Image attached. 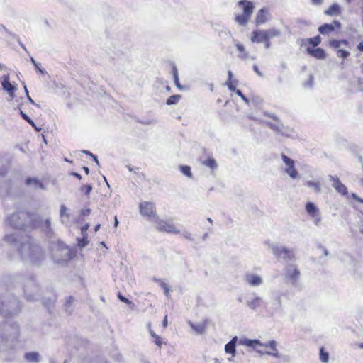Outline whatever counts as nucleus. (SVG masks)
<instances>
[{"label":"nucleus","instance_id":"nucleus-5","mask_svg":"<svg viewBox=\"0 0 363 363\" xmlns=\"http://www.w3.org/2000/svg\"><path fill=\"white\" fill-rule=\"evenodd\" d=\"M238 6L242 10V13L235 16V21L240 26H247L253 13L255 6L251 1L241 0L238 3Z\"/></svg>","mask_w":363,"mask_h":363},{"label":"nucleus","instance_id":"nucleus-41","mask_svg":"<svg viewBox=\"0 0 363 363\" xmlns=\"http://www.w3.org/2000/svg\"><path fill=\"white\" fill-rule=\"evenodd\" d=\"M74 301V298L72 296H69L66 300V302L65 303V307L66 311H67L69 313H71V311L69 310V308L72 306Z\"/></svg>","mask_w":363,"mask_h":363},{"label":"nucleus","instance_id":"nucleus-2","mask_svg":"<svg viewBox=\"0 0 363 363\" xmlns=\"http://www.w3.org/2000/svg\"><path fill=\"white\" fill-rule=\"evenodd\" d=\"M18 252L23 259L34 264H39L44 259V255L41 248L34 243L30 237H26L25 241L21 243Z\"/></svg>","mask_w":363,"mask_h":363},{"label":"nucleus","instance_id":"nucleus-35","mask_svg":"<svg viewBox=\"0 0 363 363\" xmlns=\"http://www.w3.org/2000/svg\"><path fill=\"white\" fill-rule=\"evenodd\" d=\"M306 185L308 187L313 188L315 193L319 194L321 192L322 189L320 187V184L318 182L308 181L306 183Z\"/></svg>","mask_w":363,"mask_h":363},{"label":"nucleus","instance_id":"nucleus-11","mask_svg":"<svg viewBox=\"0 0 363 363\" xmlns=\"http://www.w3.org/2000/svg\"><path fill=\"white\" fill-rule=\"evenodd\" d=\"M21 238L18 233H8L4 236L3 240L9 245L18 247V250L21 243L25 241V238L23 241H21Z\"/></svg>","mask_w":363,"mask_h":363},{"label":"nucleus","instance_id":"nucleus-17","mask_svg":"<svg viewBox=\"0 0 363 363\" xmlns=\"http://www.w3.org/2000/svg\"><path fill=\"white\" fill-rule=\"evenodd\" d=\"M269 17V13L266 9H262L258 11L256 18L255 23L257 25L263 24L266 23Z\"/></svg>","mask_w":363,"mask_h":363},{"label":"nucleus","instance_id":"nucleus-39","mask_svg":"<svg viewBox=\"0 0 363 363\" xmlns=\"http://www.w3.org/2000/svg\"><path fill=\"white\" fill-rule=\"evenodd\" d=\"M172 72H173V77H174V81L175 85L177 86V88L182 89V86L179 82V74H178L177 69L175 66L173 67Z\"/></svg>","mask_w":363,"mask_h":363},{"label":"nucleus","instance_id":"nucleus-4","mask_svg":"<svg viewBox=\"0 0 363 363\" xmlns=\"http://www.w3.org/2000/svg\"><path fill=\"white\" fill-rule=\"evenodd\" d=\"M20 311V305L13 295L0 296V315L6 317Z\"/></svg>","mask_w":363,"mask_h":363},{"label":"nucleus","instance_id":"nucleus-61","mask_svg":"<svg viewBox=\"0 0 363 363\" xmlns=\"http://www.w3.org/2000/svg\"><path fill=\"white\" fill-rule=\"evenodd\" d=\"M168 325V320H167V315H166L164 318V320L162 321V326L164 328H167Z\"/></svg>","mask_w":363,"mask_h":363},{"label":"nucleus","instance_id":"nucleus-3","mask_svg":"<svg viewBox=\"0 0 363 363\" xmlns=\"http://www.w3.org/2000/svg\"><path fill=\"white\" fill-rule=\"evenodd\" d=\"M6 225L16 230H26L37 226L33 216L26 211H16L5 218Z\"/></svg>","mask_w":363,"mask_h":363},{"label":"nucleus","instance_id":"nucleus-46","mask_svg":"<svg viewBox=\"0 0 363 363\" xmlns=\"http://www.w3.org/2000/svg\"><path fill=\"white\" fill-rule=\"evenodd\" d=\"M154 281H157V282L160 283V286L164 290L165 294L167 296H168L169 289L168 288L167 284L166 283H164V281H162V280L157 279L155 278L154 279Z\"/></svg>","mask_w":363,"mask_h":363},{"label":"nucleus","instance_id":"nucleus-21","mask_svg":"<svg viewBox=\"0 0 363 363\" xmlns=\"http://www.w3.org/2000/svg\"><path fill=\"white\" fill-rule=\"evenodd\" d=\"M238 341L237 336L233 337V339L225 345V351L226 353L231 354L232 357H235V346Z\"/></svg>","mask_w":363,"mask_h":363},{"label":"nucleus","instance_id":"nucleus-29","mask_svg":"<svg viewBox=\"0 0 363 363\" xmlns=\"http://www.w3.org/2000/svg\"><path fill=\"white\" fill-rule=\"evenodd\" d=\"M25 359L28 362H38L40 361V354L38 352H28L25 354Z\"/></svg>","mask_w":363,"mask_h":363},{"label":"nucleus","instance_id":"nucleus-19","mask_svg":"<svg viewBox=\"0 0 363 363\" xmlns=\"http://www.w3.org/2000/svg\"><path fill=\"white\" fill-rule=\"evenodd\" d=\"M307 52L309 55H312L313 57L318 60H323L326 57L325 51L320 48H318L315 49L308 48Z\"/></svg>","mask_w":363,"mask_h":363},{"label":"nucleus","instance_id":"nucleus-6","mask_svg":"<svg viewBox=\"0 0 363 363\" xmlns=\"http://www.w3.org/2000/svg\"><path fill=\"white\" fill-rule=\"evenodd\" d=\"M269 248L277 259L289 262L292 261L295 257L294 250L292 248H288L278 243L269 244Z\"/></svg>","mask_w":363,"mask_h":363},{"label":"nucleus","instance_id":"nucleus-26","mask_svg":"<svg viewBox=\"0 0 363 363\" xmlns=\"http://www.w3.org/2000/svg\"><path fill=\"white\" fill-rule=\"evenodd\" d=\"M240 344L247 347H255L256 346H262V343L258 340H250V339H241L240 340Z\"/></svg>","mask_w":363,"mask_h":363},{"label":"nucleus","instance_id":"nucleus-59","mask_svg":"<svg viewBox=\"0 0 363 363\" xmlns=\"http://www.w3.org/2000/svg\"><path fill=\"white\" fill-rule=\"evenodd\" d=\"M313 5H321L323 3V0H311Z\"/></svg>","mask_w":363,"mask_h":363},{"label":"nucleus","instance_id":"nucleus-8","mask_svg":"<svg viewBox=\"0 0 363 363\" xmlns=\"http://www.w3.org/2000/svg\"><path fill=\"white\" fill-rule=\"evenodd\" d=\"M156 229L160 232L168 233H180L179 228L172 220H164L156 218L155 221Z\"/></svg>","mask_w":363,"mask_h":363},{"label":"nucleus","instance_id":"nucleus-7","mask_svg":"<svg viewBox=\"0 0 363 363\" xmlns=\"http://www.w3.org/2000/svg\"><path fill=\"white\" fill-rule=\"evenodd\" d=\"M39 286L33 278L26 281L24 284V293L28 300H36L39 296Z\"/></svg>","mask_w":363,"mask_h":363},{"label":"nucleus","instance_id":"nucleus-18","mask_svg":"<svg viewBox=\"0 0 363 363\" xmlns=\"http://www.w3.org/2000/svg\"><path fill=\"white\" fill-rule=\"evenodd\" d=\"M251 40L257 43H262L267 40L265 30H255L252 33Z\"/></svg>","mask_w":363,"mask_h":363},{"label":"nucleus","instance_id":"nucleus-34","mask_svg":"<svg viewBox=\"0 0 363 363\" xmlns=\"http://www.w3.org/2000/svg\"><path fill=\"white\" fill-rule=\"evenodd\" d=\"M342 44H344V45H347V40H330L329 41V45L330 47L333 48H335V49H340V46Z\"/></svg>","mask_w":363,"mask_h":363},{"label":"nucleus","instance_id":"nucleus-25","mask_svg":"<svg viewBox=\"0 0 363 363\" xmlns=\"http://www.w3.org/2000/svg\"><path fill=\"white\" fill-rule=\"evenodd\" d=\"M263 303L262 298L259 296H255L252 300L247 301V305L251 309H256L260 307Z\"/></svg>","mask_w":363,"mask_h":363},{"label":"nucleus","instance_id":"nucleus-38","mask_svg":"<svg viewBox=\"0 0 363 363\" xmlns=\"http://www.w3.org/2000/svg\"><path fill=\"white\" fill-rule=\"evenodd\" d=\"M235 45L237 49L242 53L241 55H239L238 57L244 60L246 59L247 53L245 52V47L243 45L238 43Z\"/></svg>","mask_w":363,"mask_h":363},{"label":"nucleus","instance_id":"nucleus-27","mask_svg":"<svg viewBox=\"0 0 363 363\" xmlns=\"http://www.w3.org/2000/svg\"><path fill=\"white\" fill-rule=\"evenodd\" d=\"M272 298L274 299L272 308L276 311L281 310L282 306L281 297L277 294L272 293Z\"/></svg>","mask_w":363,"mask_h":363},{"label":"nucleus","instance_id":"nucleus-30","mask_svg":"<svg viewBox=\"0 0 363 363\" xmlns=\"http://www.w3.org/2000/svg\"><path fill=\"white\" fill-rule=\"evenodd\" d=\"M306 210L307 213L311 216L319 213L318 208L315 206L314 203L311 202L306 203Z\"/></svg>","mask_w":363,"mask_h":363},{"label":"nucleus","instance_id":"nucleus-10","mask_svg":"<svg viewBox=\"0 0 363 363\" xmlns=\"http://www.w3.org/2000/svg\"><path fill=\"white\" fill-rule=\"evenodd\" d=\"M140 213L145 216L150 218L151 216L156 218V210L154 203L151 202L144 201L139 205Z\"/></svg>","mask_w":363,"mask_h":363},{"label":"nucleus","instance_id":"nucleus-56","mask_svg":"<svg viewBox=\"0 0 363 363\" xmlns=\"http://www.w3.org/2000/svg\"><path fill=\"white\" fill-rule=\"evenodd\" d=\"M226 84L231 91H235L236 93L237 89L235 86L233 84V82H226Z\"/></svg>","mask_w":363,"mask_h":363},{"label":"nucleus","instance_id":"nucleus-53","mask_svg":"<svg viewBox=\"0 0 363 363\" xmlns=\"http://www.w3.org/2000/svg\"><path fill=\"white\" fill-rule=\"evenodd\" d=\"M236 94L246 103L249 104V100L245 96V95L240 91L236 90Z\"/></svg>","mask_w":363,"mask_h":363},{"label":"nucleus","instance_id":"nucleus-54","mask_svg":"<svg viewBox=\"0 0 363 363\" xmlns=\"http://www.w3.org/2000/svg\"><path fill=\"white\" fill-rule=\"evenodd\" d=\"M118 298H119L122 302H124V303H127V304H128V305L132 303V302H131L130 300H128V298H126L125 297L123 296L121 294H118Z\"/></svg>","mask_w":363,"mask_h":363},{"label":"nucleus","instance_id":"nucleus-33","mask_svg":"<svg viewBox=\"0 0 363 363\" xmlns=\"http://www.w3.org/2000/svg\"><path fill=\"white\" fill-rule=\"evenodd\" d=\"M202 164L209 167L212 170L216 169L218 167L216 160L212 157H209L207 160L203 161Z\"/></svg>","mask_w":363,"mask_h":363},{"label":"nucleus","instance_id":"nucleus-44","mask_svg":"<svg viewBox=\"0 0 363 363\" xmlns=\"http://www.w3.org/2000/svg\"><path fill=\"white\" fill-rule=\"evenodd\" d=\"M350 55V52L343 49L337 50V55L344 59L347 58Z\"/></svg>","mask_w":363,"mask_h":363},{"label":"nucleus","instance_id":"nucleus-23","mask_svg":"<svg viewBox=\"0 0 363 363\" xmlns=\"http://www.w3.org/2000/svg\"><path fill=\"white\" fill-rule=\"evenodd\" d=\"M26 184L32 186L35 189H45L43 184L36 178H28L26 180Z\"/></svg>","mask_w":363,"mask_h":363},{"label":"nucleus","instance_id":"nucleus-42","mask_svg":"<svg viewBox=\"0 0 363 363\" xmlns=\"http://www.w3.org/2000/svg\"><path fill=\"white\" fill-rule=\"evenodd\" d=\"M320 359L323 362L327 363L329 360L328 353L325 352L323 348L320 350Z\"/></svg>","mask_w":363,"mask_h":363},{"label":"nucleus","instance_id":"nucleus-15","mask_svg":"<svg viewBox=\"0 0 363 363\" xmlns=\"http://www.w3.org/2000/svg\"><path fill=\"white\" fill-rule=\"evenodd\" d=\"M245 281L252 286H257L263 283L262 279L257 274L247 273L245 276Z\"/></svg>","mask_w":363,"mask_h":363},{"label":"nucleus","instance_id":"nucleus-32","mask_svg":"<svg viewBox=\"0 0 363 363\" xmlns=\"http://www.w3.org/2000/svg\"><path fill=\"white\" fill-rule=\"evenodd\" d=\"M264 30L267 40H269V39L277 37L280 35V32L275 28H270Z\"/></svg>","mask_w":363,"mask_h":363},{"label":"nucleus","instance_id":"nucleus-24","mask_svg":"<svg viewBox=\"0 0 363 363\" xmlns=\"http://www.w3.org/2000/svg\"><path fill=\"white\" fill-rule=\"evenodd\" d=\"M340 6L337 4H333L327 10L324 11V13L327 16H336L340 15Z\"/></svg>","mask_w":363,"mask_h":363},{"label":"nucleus","instance_id":"nucleus-12","mask_svg":"<svg viewBox=\"0 0 363 363\" xmlns=\"http://www.w3.org/2000/svg\"><path fill=\"white\" fill-rule=\"evenodd\" d=\"M341 29V23L338 21H333L332 23H324L318 28V31L322 35H328L335 30V28Z\"/></svg>","mask_w":363,"mask_h":363},{"label":"nucleus","instance_id":"nucleus-52","mask_svg":"<svg viewBox=\"0 0 363 363\" xmlns=\"http://www.w3.org/2000/svg\"><path fill=\"white\" fill-rule=\"evenodd\" d=\"M182 235L184 238H186V240H194V237L193 235H191V233H190L189 232H187V231H184L183 233H182Z\"/></svg>","mask_w":363,"mask_h":363},{"label":"nucleus","instance_id":"nucleus-16","mask_svg":"<svg viewBox=\"0 0 363 363\" xmlns=\"http://www.w3.org/2000/svg\"><path fill=\"white\" fill-rule=\"evenodd\" d=\"M299 274V271L294 265H288L286 267V276L293 282L298 279Z\"/></svg>","mask_w":363,"mask_h":363},{"label":"nucleus","instance_id":"nucleus-9","mask_svg":"<svg viewBox=\"0 0 363 363\" xmlns=\"http://www.w3.org/2000/svg\"><path fill=\"white\" fill-rule=\"evenodd\" d=\"M281 158L286 164V172L291 179H296L298 177V173L294 167V161L284 154L281 155Z\"/></svg>","mask_w":363,"mask_h":363},{"label":"nucleus","instance_id":"nucleus-57","mask_svg":"<svg viewBox=\"0 0 363 363\" xmlns=\"http://www.w3.org/2000/svg\"><path fill=\"white\" fill-rule=\"evenodd\" d=\"M91 213V209L86 208V209H82L81 211V215L83 216H89Z\"/></svg>","mask_w":363,"mask_h":363},{"label":"nucleus","instance_id":"nucleus-13","mask_svg":"<svg viewBox=\"0 0 363 363\" xmlns=\"http://www.w3.org/2000/svg\"><path fill=\"white\" fill-rule=\"evenodd\" d=\"M329 179L331 182H333L332 186L338 193L344 196L347 195V188L340 182L338 177L329 175Z\"/></svg>","mask_w":363,"mask_h":363},{"label":"nucleus","instance_id":"nucleus-64","mask_svg":"<svg viewBox=\"0 0 363 363\" xmlns=\"http://www.w3.org/2000/svg\"><path fill=\"white\" fill-rule=\"evenodd\" d=\"M357 49L363 52V41L360 42L357 45Z\"/></svg>","mask_w":363,"mask_h":363},{"label":"nucleus","instance_id":"nucleus-36","mask_svg":"<svg viewBox=\"0 0 363 363\" xmlns=\"http://www.w3.org/2000/svg\"><path fill=\"white\" fill-rule=\"evenodd\" d=\"M276 122H277V123H275V124L273 123L272 130H273L274 131H275L277 133H281V134L284 135V125L281 123L280 121H278Z\"/></svg>","mask_w":363,"mask_h":363},{"label":"nucleus","instance_id":"nucleus-28","mask_svg":"<svg viewBox=\"0 0 363 363\" xmlns=\"http://www.w3.org/2000/svg\"><path fill=\"white\" fill-rule=\"evenodd\" d=\"M68 208L65 205L60 206V216L62 223L67 222L69 218V215L67 213Z\"/></svg>","mask_w":363,"mask_h":363},{"label":"nucleus","instance_id":"nucleus-43","mask_svg":"<svg viewBox=\"0 0 363 363\" xmlns=\"http://www.w3.org/2000/svg\"><path fill=\"white\" fill-rule=\"evenodd\" d=\"M180 169L182 172L187 176L188 177L191 178L192 177V174L191 172V167L189 166H181Z\"/></svg>","mask_w":363,"mask_h":363},{"label":"nucleus","instance_id":"nucleus-47","mask_svg":"<svg viewBox=\"0 0 363 363\" xmlns=\"http://www.w3.org/2000/svg\"><path fill=\"white\" fill-rule=\"evenodd\" d=\"M51 222L50 218L45 219L41 223V228L45 230H49L50 229Z\"/></svg>","mask_w":363,"mask_h":363},{"label":"nucleus","instance_id":"nucleus-45","mask_svg":"<svg viewBox=\"0 0 363 363\" xmlns=\"http://www.w3.org/2000/svg\"><path fill=\"white\" fill-rule=\"evenodd\" d=\"M92 190V186L91 184L83 185L80 188V191L84 192L85 195H89L90 192Z\"/></svg>","mask_w":363,"mask_h":363},{"label":"nucleus","instance_id":"nucleus-22","mask_svg":"<svg viewBox=\"0 0 363 363\" xmlns=\"http://www.w3.org/2000/svg\"><path fill=\"white\" fill-rule=\"evenodd\" d=\"M1 84L4 89L7 91L13 99V91H15L16 88L10 83L9 76L4 77V80L1 82Z\"/></svg>","mask_w":363,"mask_h":363},{"label":"nucleus","instance_id":"nucleus-37","mask_svg":"<svg viewBox=\"0 0 363 363\" xmlns=\"http://www.w3.org/2000/svg\"><path fill=\"white\" fill-rule=\"evenodd\" d=\"M182 98L181 95H173V96H171L170 97H169L167 100V105H172V104H176L178 103V101L180 100V99Z\"/></svg>","mask_w":363,"mask_h":363},{"label":"nucleus","instance_id":"nucleus-58","mask_svg":"<svg viewBox=\"0 0 363 363\" xmlns=\"http://www.w3.org/2000/svg\"><path fill=\"white\" fill-rule=\"evenodd\" d=\"M351 196H352L354 199H355L356 201H357L361 202V203H363V199H361L360 197H359L356 194L352 193V194H351Z\"/></svg>","mask_w":363,"mask_h":363},{"label":"nucleus","instance_id":"nucleus-55","mask_svg":"<svg viewBox=\"0 0 363 363\" xmlns=\"http://www.w3.org/2000/svg\"><path fill=\"white\" fill-rule=\"evenodd\" d=\"M266 354L271 355L277 358L281 357V354L278 352V350L273 352H265Z\"/></svg>","mask_w":363,"mask_h":363},{"label":"nucleus","instance_id":"nucleus-14","mask_svg":"<svg viewBox=\"0 0 363 363\" xmlns=\"http://www.w3.org/2000/svg\"><path fill=\"white\" fill-rule=\"evenodd\" d=\"M188 323L196 333L203 334L205 333L206 327L209 323V320L205 319L199 323H194L191 321H189Z\"/></svg>","mask_w":363,"mask_h":363},{"label":"nucleus","instance_id":"nucleus-31","mask_svg":"<svg viewBox=\"0 0 363 363\" xmlns=\"http://www.w3.org/2000/svg\"><path fill=\"white\" fill-rule=\"evenodd\" d=\"M149 328V332L151 335V336L155 339V344L159 346L160 347L162 345L163 342L162 341L160 336H158L152 329H151V324L150 323L147 325Z\"/></svg>","mask_w":363,"mask_h":363},{"label":"nucleus","instance_id":"nucleus-62","mask_svg":"<svg viewBox=\"0 0 363 363\" xmlns=\"http://www.w3.org/2000/svg\"><path fill=\"white\" fill-rule=\"evenodd\" d=\"M89 227V224H86L84 226H83L81 229L82 235H85L86 231L88 230Z\"/></svg>","mask_w":363,"mask_h":363},{"label":"nucleus","instance_id":"nucleus-49","mask_svg":"<svg viewBox=\"0 0 363 363\" xmlns=\"http://www.w3.org/2000/svg\"><path fill=\"white\" fill-rule=\"evenodd\" d=\"M30 62H32V64L35 67V68L42 74H46V71L41 69L40 67V64L38 63L33 57H30Z\"/></svg>","mask_w":363,"mask_h":363},{"label":"nucleus","instance_id":"nucleus-60","mask_svg":"<svg viewBox=\"0 0 363 363\" xmlns=\"http://www.w3.org/2000/svg\"><path fill=\"white\" fill-rule=\"evenodd\" d=\"M253 69L259 76H260V77L263 76L262 73L258 69V67L257 65L253 66Z\"/></svg>","mask_w":363,"mask_h":363},{"label":"nucleus","instance_id":"nucleus-51","mask_svg":"<svg viewBox=\"0 0 363 363\" xmlns=\"http://www.w3.org/2000/svg\"><path fill=\"white\" fill-rule=\"evenodd\" d=\"M88 244V239L86 235H83V238L79 241V246L81 247H84Z\"/></svg>","mask_w":363,"mask_h":363},{"label":"nucleus","instance_id":"nucleus-63","mask_svg":"<svg viewBox=\"0 0 363 363\" xmlns=\"http://www.w3.org/2000/svg\"><path fill=\"white\" fill-rule=\"evenodd\" d=\"M21 115L22 116V118L26 120V121H28L30 118L28 116L27 114H26L25 113H23L22 111H21Z\"/></svg>","mask_w":363,"mask_h":363},{"label":"nucleus","instance_id":"nucleus-48","mask_svg":"<svg viewBox=\"0 0 363 363\" xmlns=\"http://www.w3.org/2000/svg\"><path fill=\"white\" fill-rule=\"evenodd\" d=\"M262 346L270 347L273 351H277V342L275 340H271L266 344H262Z\"/></svg>","mask_w":363,"mask_h":363},{"label":"nucleus","instance_id":"nucleus-50","mask_svg":"<svg viewBox=\"0 0 363 363\" xmlns=\"http://www.w3.org/2000/svg\"><path fill=\"white\" fill-rule=\"evenodd\" d=\"M313 218V221L315 225H319L321 222V217L320 212L318 213H316L315 215L312 216Z\"/></svg>","mask_w":363,"mask_h":363},{"label":"nucleus","instance_id":"nucleus-40","mask_svg":"<svg viewBox=\"0 0 363 363\" xmlns=\"http://www.w3.org/2000/svg\"><path fill=\"white\" fill-rule=\"evenodd\" d=\"M307 41H308L310 44H311V45H313L314 47H315V46L318 45L320 43V42H321V38H320V35H317V36H315V37H314V38H308V39H307Z\"/></svg>","mask_w":363,"mask_h":363},{"label":"nucleus","instance_id":"nucleus-20","mask_svg":"<svg viewBox=\"0 0 363 363\" xmlns=\"http://www.w3.org/2000/svg\"><path fill=\"white\" fill-rule=\"evenodd\" d=\"M60 252H61L62 257H57V256H55V257H54L55 260L57 262H58V263L64 262L71 258L70 250L68 247H61Z\"/></svg>","mask_w":363,"mask_h":363},{"label":"nucleus","instance_id":"nucleus-1","mask_svg":"<svg viewBox=\"0 0 363 363\" xmlns=\"http://www.w3.org/2000/svg\"><path fill=\"white\" fill-rule=\"evenodd\" d=\"M20 329L16 323H4L0 328V351L10 352L17 348L20 342Z\"/></svg>","mask_w":363,"mask_h":363}]
</instances>
